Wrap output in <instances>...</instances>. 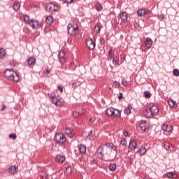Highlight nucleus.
Segmentation results:
<instances>
[{
	"mask_svg": "<svg viewBox=\"0 0 179 179\" xmlns=\"http://www.w3.org/2000/svg\"><path fill=\"white\" fill-rule=\"evenodd\" d=\"M5 78L8 79V80H13V82H19L20 80V77L17 75V73L13 69H7L4 71Z\"/></svg>",
	"mask_w": 179,
	"mask_h": 179,
	"instance_id": "f257e3e1",
	"label": "nucleus"
},
{
	"mask_svg": "<svg viewBox=\"0 0 179 179\" xmlns=\"http://www.w3.org/2000/svg\"><path fill=\"white\" fill-rule=\"evenodd\" d=\"M111 150L108 148L99 146L96 150V155L101 160H103L104 157H110Z\"/></svg>",
	"mask_w": 179,
	"mask_h": 179,
	"instance_id": "f03ea898",
	"label": "nucleus"
},
{
	"mask_svg": "<svg viewBox=\"0 0 179 179\" xmlns=\"http://www.w3.org/2000/svg\"><path fill=\"white\" fill-rule=\"evenodd\" d=\"M157 113H159L157 105L152 103L150 105L148 110H146L145 115L146 118H153L155 115H157Z\"/></svg>",
	"mask_w": 179,
	"mask_h": 179,
	"instance_id": "7ed1b4c3",
	"label": "nucleus"
},
{
	"mask_svg": "<svg viewBox=\"0 0 179 179\" xmlns=\"http://www.w3.org/2000/svg\"><path fill=\"white\" fill-rule=\"evenodd\" d=\"M67 30L69 36L75 37V36L79 33V26L76 24H68Z\"/></svg>",
	"mask_w": 179,
	"mask_h": 179,
	"instance_id": "20e7f679",
	"label": "nucleus"
},
{
	"mask_svg": "<svg viewBox=\"0 0 179 179\" xmlns=\"http://www.w3.org/2000/svg\"><path fill=\"white\" fill-rule=\"evenodd\" d=\"M48 96L49 99H50L55 106H58L59 107L62 106V99L59 96L53 93L48 94Z\"/></svg>",
	"mask_w": 179,
	"mask_h": 179,
	"instance_id": "39448f33",
	"label": "nucleus"
},
{
	"mask_svg": "<svg viewBox=\"0 0 179 179\" xmlns=\"http://www.w3.org/2000/svg\"><path fill=\"white\" fill-rule=\"evenodd\" d=\"M54 141L58 145H64L66 142V138L64 136L62 133H57L55 134Z\"/></svg>",
	"mask_w": 179,
	"mask_h": 179,
	"instance_id": "423d86ee",
	"label": "nucleus"
},
{
	"mask_svg": "<svg viewBox=\"0 0 179 179\" xmlns=\"http://www.w3.org/2000/svg\"><path fill=\"white\" fill-rule=\"evenodd\" d=\"M106 113L107 115H109L110 117H121V112H120L119 110L114 109L113 108H108L106 110Z\"/></svg>",
	"mask_w": 179,
	"mask_h": 179,
	"instance_id": "0eeeda50",
	"label": "nucleus"
},
{
	"mask_svg": "<svg viewBox=\"0 0 179 179\" xmlns=\"http://www.w3.org/2000/svg\"><path fill=\"white\" fill-rule=\"evenodd\" d=\"M45 9L48 12H57L59 7L52 3H49L46 5Z\"/></svg>",
	"mask_w": 179,
	"mask_h": 179,
	"instance_id": "6e6552de",
	"label": "nucleus"
},
{
	"mask_svg": "<svg viewBox=\"0 0 179 179\" xmlns=\"http://www.w3.org/2000/svg\"><path fill=\"white\" fill-rule=\"evenodd\" d=\"M29 24L32 29H40L41 27V23L34 19H31Z\"/></svg>",
	"mask_w": 179,
	"mask_h": 179,
	"instance_id": "1a4fd4ad",
	"label": "nucleus"
},
{
	"mask_svg": "<svg viewBox=\"0 0 179 179\" xmlns=\"http://www.w3.org/2000/svg\"><path fill=\"white\" fill-rule=\"evenodd\" d=\"M86 44L89 50H94L96 47V42H94L92 38L87 39Z\"/></svg>",
	"mask_w": 179,
	"mask_h": 179,
	"instance_id": "9d476101",
	"label": "nucleus"
},
{
	"mask_svg": "<svg viewBox=\"0 0 179 179\" xmlns=\"http://www.w3.org/2000/svg\"><path fill=\"white\" fill-rule=\"evenodd\" d=\"M58 56H59V61L60 64L64 65L65 64V62H66V60L65 59V51L60 50Z\"/></svg>",
	"mask_w": 179,
	"mask_h": 179,
	"instance_id": "9b49d317",
	"label": "nucleus"
},
{
	"mask_svg": "<svg viewBox=\"0 0 179 179\" xmlns=\"http://www.w3.org/2000/svg\"><path fill=\"white\" fill-rule=\"evenodd\" d=\"M150 13V10L145 8H139L137 10V15L138 16H146V15H149Z\"/></svg>",
	"mask_w": 179,
	"mask_h": 179,
	"instance_id": "f8f14e48",
	"label": "nucleus"
},
{
	"mask_svg": "<svg viewBox=\"0 0 179 179\" xmlns=\"http://www.w3.org/2000/svg\"><path fill=\"white\" fill-rule=\"evenodd\" d=\"M64 134H66L67 136L71 139H72V138H73V135H75L73 130H72L71 128H65L64 129Z\"/></svg>",
	"mask_w": 179,
	"mask_h": 179,
	"instance_id": "ddd939ff",
	"label": "nucleus"
},
{
	"mask_svg": "<svg viewBox=\"0 0 179 179\" xmlns=\"http://www.w3.org/2000/svg\"><path fill=\"white\" fill-rule=\"evenodd\" d=\"M83 113H85V110H83V109H80L78 110H76V111L73 112V117L74 118H79V117H80V115H82V114H83Z\"/></svg>",
	"mask_w": 179,
	"mask_h": 179,
	"instance_id": "4468645a",
	"label": "nucleus"
},
{
	"mask_svg": "<svg viewBox=\"0 0 179 179\" xmlns=\"http://www.w3.org/2000/svg\"><path fill=\"white\" fill-rule=\"evenodd\" d=\"M103 146H106L105 148H108V149H111L114 150V152H117V147L114 145L113 143H106L103 145Z\"/></svg>",
	"mask_w": 179,
	"mask_h": 179,
	"instance_id": "2eb2a0df",
	"label": "nucleus"
},
{
	"mask_svg": "<svg viewBox=\"0 0 179 179\" xmlns=\"http://www.w3.org/2000/svg\"><path fill=\"white\" fill-rule=\"evenodd\" d=\"M172 129L173 127L171 125H169L167 124H162V131H164V132H171Z\"/></svg>",
	"mask_w": 179,
	"mask_h": 179,
	"instance_id": "dca6fc26",
	"label": "nucleus"
},
{
	"mask_svg": "<svg viewBox=\"0 0 179 179\" xmlns=\"http://www.w3.org/2000/svg\"><path fill=\"white\" fill-rule=\"evenodd\" d=\"M120 17L122 22H127V20H128V13H127L125 11L121 13Z\"/></svg>",
	"mask_w": 179,
	"mask_h": 179,
	"instance_id": "f3484780",
	"label": "nucleus"
},
{
	"mask_svg": "<svg viewBox=\"0 0 179 179\" xmlns=\"http://www.w3.org/2000/svg\"><path fill=\"white\" fill-rule=\"evenodd\" d=\"M136 146H137L136 141H135L134 140H132L129 142V148L131 150H135L136 149Z\"/></svg>",
	"mask_w": 179,
	"mask_h": 179,
	"instance_id": "a211bd4d",
	"label": "nucleus"
},
{
	"mask_svg": "<svg viewBox=\"0 0 179 179\" xmlns=\"http://www.w3.org/2000/svg\"><path fill=\"white\" fill-rule=\"evenodd\" d=\"M8 173L10 174H16L17 173V166H11L8 169Z\"/></svg>",
	"mask_w": 179,
	"mask_h": 179,
	"instance_id": "6ab92c4d",
	"label": "nucleus"
},
{
	"mask_svg": "<svg viewBox=\"0 0 179 179\" xmlns=\"http://www.w3.org/2000/svg\"><path fill=\"white\" fill-rule=\"evenodd\" d=\"M145 45L147 48H151L152 45H153V41L150 38H146L145 40Z\"/></svg>",
	"mask_w": 179,
	"mask_h": 179,
	"instance_id": "aec40b11",
	"label": "nucleus"
},
{
	"mask_svg": "<svg viewBox=\"0 0 179 179\" xmlns=\"http://www.w3.org/2000/svg\"><path fill=\"white\" fill-rule=\"evenodd\" d=\"M164 148L166 149V150H168L169 152L173 151V145L170 144L169 142L164 143Z\"/></svg>",
	"mask_w": 179,
	"mask_h": 179,
	"instance_id": "412c9836",
	"label": "nucleus"
},
{
	"mask_svg": "<svg viewBox=\"0 0 179 179\" xmlns=\"http://www.w3.org/2000/svg\"><path fill=\"white\" fill-rule=\"evenodd\" d=\"M78 150L81 155L86 153V145L80 144L78 145Z\"/></svg>",
	"mask_w": 179,
	"mask_h": 179,
	"instance_id": "4be33fe9",
	"label": "nucleus"
},
{
	"mask_svg": "<svg viewBox=\"0 0 179 179\" xmlns=\"http://www.w3.org/2000/svg\"><path fill=\"white\" fill-rule=\"evenodd\" d=\"M140 128L143 132H145L147 129L146 120H141L140 123Z\"/></svg>",
	"mask_w": 179,
	"mask_h": 179,
	"instance_id": "5701e85b",
	"label": "nucleus"
},
{
	"mask_svg": "<svg viewBox=\"0 0 179 179\" xmlns=\"http://www.w3.org/2000/svg\"><path fill=\"white\" fill-rule=\"evenodd\" d=\"M56 162H58L59 163H64L65 162V156L57 155Z\"/></svg>",
	"mask_w": 179,
	"mask_h": 179,
	"instance_id": "b1692460",
	"label": "nucleus"
},
{
	"mask_svg": "<svg viewBox=\"0 0 179 179\" xmlns=\"http://www.w3.org/2000/svg\"><path fill=\"white\" fill-rule=\"evenodd\" d=\"M138 153L140 156H145L146 155V148L143 147L138 150Z\"/></svg>",
	"mask_w": 179,
	"mask_h": 179,
	"instance_id": "393cba45",
	"label": "nucleus"
},
{
	"mask_svg": "<svg viewBox=\"0 0 179 179\" xmlns=\"http://www.w3.org/2000/svg\"><path fill=\"white\" fill-rule=\"evenodd\" d=\"M45 21L48 24H52L54 23V18L51 16H48Z\"/></svg>",
	"mask_w": 179,
	"mask_h": 179,
	"instance_id": "a878e982",
	"label": "nucleus"
},
{
	"mask_svg": "<svg viewBox=\"0 0 179 179\" xmlns=\"http://www.w3.org/2000/svg\"><path fill=\"white\" fill-rule=\"evenodd\" d=\"M131 110H132V105L128 104L127 108L124 110V113H126L127 115H129V114H131Z\"/></svg>",
	"mask_w": 179,
	"mask_h": 179,
	"instance_id": "bb28decb",
	"label": "nucleus"
},
{
	"mask_svg": "<svg viewBox=\"0 0 179 179\" xmlns=\"http://www.w3.org/2000/svg\"><path fill=\"white\" fill-rule=\"evenodd\" d=\"M28 64L31 66V65H35L36 64V58L31 57L30 59H28Z\"/></svg>",
	"mask_w": 179,
	"mask_h": 179,
	"instance_id": "cd10ccee",
	"label": "nucleus"
},
{
	"mask_svg": "<svg viewBox=\"0 0 179 179\" xmlns=\"http://www.w3.org/2000/svg\"><path fill=\"white\" fill-rule=\"evenodd\" d=\"M13 9L14 10H19V9H20V3L17 1L14 2Z\"/></svg>",
	"mask_w": 179,
	"mask_h": 179,
	"instance_id": "c85d7f7f",
	"label": "nucleus"
},
{
	"mask_svg": "<svg viewBox=\"0 0 179 179\" xmlns=\"http://www.w3.org/2000/svg\"><path fill=\"white\" fill-rule=\"evenodd\" d=\"M169 104L170 107H177V103H176V101L173 99H169Z\"/></svg>",
	"mask_w": 179,
	"mask_h": 179,
	"instance_id": "c756f323",
	"label": "nucleus"
},
{
	"mask_svg": "<svg viewBox=\"0 0 179 179\" xmlns=\"http://www.w3.org/2000/svg\"><path fill=\"white\" fill-rule=\"evenodd\" d=\"M116 169H117V165L115 164H110L109 165V170L110 171H115Z\"/></svg>",
	"mask_w": 179,
	"mask_h": 179,
	"instance_id": "7c9ffc66",
	"label": "nucleus"
},
{
	"mask_svg": "<svg viewBox=\"0 0 179 179\" xmlns=\"http://www.w3.org/2000/svg\"><path fill=\"white\" fill-rule=\"evenodd\" d=\"M93 136H94V134H93V131H90L89 133H88V135L87 136V138L89 140V141H92V139H93Z\"/></svg>",
	"mask_w": 179,
	"mask_h": 179,
	"instance_id": "2f4dec72",
	"label": "nucleus"
},
{
	"mask_svg": "<svg viewBox=\"0 0 179 179\" xmlns=\"http://www.w3.org/2000/svg\"><path fill=\"white\" fill-rule=\"evenodd\" d=\"M24 23H27V24H29L30 17L28 15H24Z\"/></svg>",
	"mask_w": 179,
	"mask_h": 179,
	"instance_id": "473e14b6",
	"label": "nucleus"
},
{
	"mask_svg": "<svg viewBox=\"0 0 179 179\" xmlns=\"http://www.w3.org/2000/svg\"><path fill=\"white\" fill-rule=\"evenodd\" d=\"M120 62V59H118V57H115L113 58V64L114 65H118V63Z\"/></svg>",
	"mask_w": 179,
	"mask_h": 179,
	"instance_id": "72a5a7b5",
	"label": "nucleus"
},
{
	"mask_svg": "<svg viewBox=\"0 0 179 179\" xmlns=\"http://www.w3.org/2000/svg\"><path fill=\"white\" fill-rule=\"evenodd\" d=\"M94 30H95V33H96V34H100V30H101L100 26H99V25H95V27H94Z\"/></svg>",
	"mask_w": 179,
	"mask_h": 179,
	"instance_id": "f704fd0d",
	"label": "nucleus"
},
{
	"mask_svg": "<svg viewBox=\"0 0 179 179\" xmlns=\"http://www.w3.org/2000/svg\"><path fill=\"white\" fill-rule=\"evenodd\" d=\"M144 96L146 99H150V97L152 96V94H150V92L145 91L144 92Z\"/></svg>",
	"mask_w": 179,
	"mask_h": 179,
	"instance_id": "c9c22d12",
	"label": "nucleus"
},
{
	"mask_svg": "<svg viewBox=\"0 0 179 179\" xmlns=\"http://www.w3.org/2000/svg\"><path fill=\"white\" fill-rule=\"evenodd\" d=\"M3 57H5V50L1 48L0 49V58H3Z\"/></svg>",
	"mask_w": 179,
	"mask_h": 179,
	"instance_id": "e433bc0d",
	"label": "nucleus"
},
{
	"mask_svg": "<svg viewBox=\"0 0 179 179\" xmlns=\"http://www.w3.org/2000/svg\"><path fill=\"white\" fill-rule=\"evenodd\" d=\"M72 172V166H68L66 169V173H67V174H69Z\"/></svg>",
	"mask_w": 179,
	"mask_h": 179,
	"instance_id": "4c0bfd02",
	"label": "nucleus"
},
{
	"mask_svg": "<svg viewBox=\"0 0 179 179\" xmlns=\"http://www.w3.org/2000/svg\"><path fill=\"white\" fill-rule=\"evenodd\" d=\"M122 86H125V87H128V85L129 84H128V82L125 79H122Z\"/></svg>",
	"mask_w": 179,
	"mask_h": 179,
	"instance_id": "58836bf2",
	"label": "nucleus"
},
{
	"mask_svg": "<svg viewBox=\"0 0 179 179\" xmlns=\"http://www.w3.org/2000/svg\"><path fill=\"white\" fill-rule=\"evenodd\" d=\"M113 85L115 86V87H116V89H118L120 86H121V84L118 81H115L113 83Z\"/></svg>",
	"mask_w": 179,
	"mask_h": 179,
	"instance_id": "ea45409f",
	"label": "nucleus"
},
{
	"mask_svg": "<svg viewBox=\"0 0 179 179\" xmlns=\"http://www.w3.org/2000/svg\"><path fill=\"white\" fill-rule=\"evenodd\" d=\"M120 145H122V146H127V140L125 138L122 139L120 141Z\"/></svg>",
	"mask_w": 179,
	"mask_h": 179,
	"instance_id": "a19ab883",
	"label": "nucleus"
},
{
	"mask_svg": "<svg viewBox=\"0 0 179 179\" xmlns=\"http://www.w3.org/2000/svg\"><path fill=\"white\" fill-rule=\"evenodd\" d=\"M173 73L175 76H179V71L177 69H173Z\"/></svg>",
	"mask_w": 179,
	"mask_h": 179,
	"instance_id": "79ce46f5",
	"label": "nucleus"
},
{
	"mask_svg": "<svg viewBox=\"0 0 179 179\" xmlns=\"http://www.w3.org/2000/svg\"><path fill=\"white\" fill-rule=\"evenodd\" d=\"M166 176L168 178H173V177H174V173L169 172Z\"/></svg>",
	"mask_w": 179,
	"mask_h": 179,
	"instance_id": "37998d69",
	"label": "nucleus"
},
{
	"mask_svg": "<svg viewBox=\"0 0 179 179\" xmlns=\"http://www.w3.org/2000/svg\"><path fill=\"white\" fill-rule=\"evenodd\" d=\"M80 83H79L78 81L76 82L75 83H73L72 84V87L73 89H76V87L78 86V85L80 84Z\"/></svg>",
	"mask_w": 179,
	"mask_h": 179,
	"instance_id": "c03bdc74",
	"label": "nucleus"
},
{
	"mask_svg": "<svg viewBox=\"0 0 179 179\" xmlns=\"http://www.w3.org/2000/svg\"><path fill=\"white\" fill-rule=\"evenodd\" d=\"M9 138H10V139H13V141H15V139H16V138H17V136H16V134H10Z\"/></svg>",
	"mask_w": 179,
	"mask_h": 179,
	"instance_id": "a18cd8bd",
	"label": "nucleus"
},
{
	"mask_svg": "<svg viewBox=\"0 0 179 179\" xmlns=\"http://www.w3.org/2000/svg\"><path fill=\"white\" fill-rule=\"evenodd\" d=\"M108 54L109 55H110V57H113V55H114V50H113V47H111L108 51Z\"/></svg>",
	"mask_w": 179,
	"mask_h": 179,
	"instance_id": "49530a36",
	"label": "nucleus"
},
{
	"mask_svg": "<svg viewBox=\"0 0 179 179\" xmlns=\"http://www.w3.org/2000/svg\"><path fill=\"white\" fill-rule=\"evenodd\" d=\"M10 66H16V62H15V60H12L10 62Z\"/></svg>",
	"mask_w": 179,
	"mask_h": 179,
	"instance_id": "de8ad7c7",
	"label": "nucleus"
},
{
	"mask_svg": "<svg viewBox=\"0 0 179 179\" xmlns=\"http://www.w3.org/2000/svg\"><path fill=\"white\" fill-rule=\"evenodd\" d=\"M123 135L124 136H126L127 138H129V135H128V131L124 130L123 131Z\"/></svg>",
	"mask_w": 179,
	"mask_h": 179,
	"instance_id": "09e8293b",
	"label": "nucleus"
},
{
	"mask_svg": "<svg viewBox=\"0 0 179 179\" xmlns=\"http://www.w3.org/2000/svg\"><path fill=\"white\" fill-rule=\"evenodd\" d=\"M45 73V75H50V73H51V70H50L49 69H46Z\"/></svg>",
	"mask_w": 179,
	"mask_h": 179,
	"instance_id": "8fccbe9b",
	"label": "nucleus"
},
{
	"mask_svg": "<svg viewBox=\"0 0 179 179\" xmlns=\"http://www.w3.org/2000/svg\"><path fill=\"white\" fill-rule=\"evenodd\" d=\"M58 89H59V90H60L61 93H62V92H64V87L62 86L59 85Z\"/></svg>",
	"mask_w": 179,
	"mask_h": 179,
	"instance_id": "3c124183",
	"label": "nucleus"
},
{
	"mask_svg": "<svg viewBox=\"0 0 179 179\" xmlns=\"http://www.w3.org/2000/svg\"><path fill=\"white\" fill-rule=\"evenodd\" d=\"M101 9H103V7H101L100 5L96 6V10H98L99 12H100V10H101Z\"/></svg>",
	"mask_w": 179,
	"mask_h": 179,
	"instance_id": "603ef678",
	"label": "nucleus"
},
{
	"mask_svg": "<svg viewBox=\"0 0 179 179\" xmlns=\"http://www.w3.org/2000/svg\"><path fill=\"white\" fill-rule=\"evenodd\" d=\"M64 1L66 3H72V2H73V0H64Z\"/></svg>",
	"mask_w": 179,
	"mask_h": 179,
	"instance_id": "864d4df0",
	"label": "nucleus"
},
{
	"mask_svg": "<svg viewBox=\"0 0 179 179\" xmlns=\"http://www.w3.org/2000/svg\"><path fill=\"white\" fill-rule=\"evenodd\" d=\"M99 41L101 44H104V43H106V41H104V38H100Z\"/></svg>",
	"mask_w": 179,
	"mask_h": 179,
	"instance_id": "5fc2aeb1",
	"label": "nucleus"
},
{
	"mask_svg": "<svg viewBox=\"0 0 179 179\" xmlns=\"http://www.w3.org/2000/svg\"><path fill=\"white\" fill-rule=\"evenodd\" d=\"M91 164H96V166H97V161L96 159H93L91 162Z\"/></svg>",
	"mask_w": 179,
	"mask_h": 179,
	"instance_id": "6e6d98bb",
	"label": "nucleus"
},
{
	"mask_svg": "<svg viewBox=\"0 0 179 179\" xmlns=\"http://www.w3.org/2000/svg\"><path fill=\"white\" fill-rule=\"evenodd\" d=\"M42 178H43V179H48V175H46V174L43 175V176H42Z\"/></svg>",
	"mask_w": 179,
	"mask_h": 179,
	"instance_id": "4d7b16f0",
	"label": "nucleus"
},
{
	"mask_svg": "<svg viewBox=\"0 0 179 179\" xmlns=\"http://www.w3.org/2000/svg\"><path fill=\"white\" fill-rule=\"evenodd\" d=\"M118 99H119V100H121V99H122V93L120 94Z\"/></svg>",
	"mask_w": 179,
	"mask_h": 179,
	"instance_id": "13d9d810",
	"label": "nucleus"
},
{
	"mask_svg": "<svg viewBox=\"0 0 179 179\" xmlns=\"http://www.w3.org/2000/svg\"><path fill=\"white\" fill-rule=\"evenodd\" d=\"M71 66H73V63H70V66L69 67H66L67 69H71Z\"/></svg>",
	"mask_w": 179,
	"mask_h": 179,
	"instance_id": "bf43d9fd",
	"label": "nucleus"
},
{
	"mask_svg": "<svg viewBox=\"0 0 179 179\" xmlns=\"http://www.w3.org/2000/svg\"><path fill=\"white\" fill-rule=\"evenodd\" d=\"M160 19L163 20L164 19V14H162L160 16H159Z\"/></svg>",
	"mask_w": 179,
	"mask_h": 179,
	"instance_id": "052dcab7",
	"label": "nucleus"
},
{
	"mask_svg": "<svg viewBox=\"0 0 179 179\" xmlns=\"http://www.w3.org/2000/svg\"><path fill=\"white\" fill-rule=\"evenodd\" d=\"M5 108H6V106H3V108L1 109V111H3V110H5Z\"/></svg>",
	"mask_w": 179,
	"mask_h": 179,
	"instance_id": "680f3d73",
	"label": "nucleus"
}]
</instances>
